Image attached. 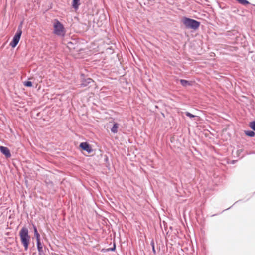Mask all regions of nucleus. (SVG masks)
Here are the masks:
<instances>
[{
    "label": "nucleus",
    "mask_w": 255,
    "mask_h": 255,
    "mask_svg": "<svg viewBox=\"0 0 255 255\" xmlns=\"http://www.w3.org/2000/svg\"><path fill=\"white\" fill-rule=\"evenodd\" d=\"M19 236L21 241L25 250H27L30 242V237L28 235V230L25 228H22L19 232Z\"/></svg>",
    "instance_id": "nucleus-2"
},
{
    "label": "nucleus",
    "mask_w": 255,
    "mask_h": 255,
    "mask_svg": "<svg viewBox=\"0 0 255 255\" xmlns=\"http://www.w3.org/2000/svg\"><path fill=\"white\" fill-rule=\"evenodd\" d=\"M67 47L69 49V50L72 51L73 50H76L78 51L80 50L79 44H78L76 41L73 42H69L67 43Z\"/></svg>",
    "instance_id": "nucleus-5"
},
{
    "label": "nucleus",
    "mask_w": 255,
    "mask_h": 255,
    "mask_svg": "<svg viewBox=\"0 0 255 255\" xmlns=\"http://www.w3.org/2000/svg\"><path fill=\"white\" fill-rule=\"evenodd\" d=\"M110 123L113 124L112 128L111 129V131L113 133H117L118 132V129L119 127V124L114 121L110 122Z\"/></svg>",
    "instance_id": "nucleus-8"
},
{
    "label": "nucleus",
    "mask_w": 255,
    "mask_h": 255,
    "mask_svg": "<svg viewBox=\"0 0 255 255\" xmlns=\"http://www.w3.org/2000/svg\"><path fill=\"white\" fill-rule=\"evenodd\" d=\"M23 84L26 87H31L32 86V82L30 81H25L24 82Z\"/></svg>",
    "instance_id": "nucleus-17"
},
{
    "label": "nucleus",
    "mask_w": 255,
    "mask_h": 255,
    "mask_svg": "<svg viewBox=\"0 0 255 255\" xmlns=\"http://www.w3.org/2000/svg\"><path fill=\"white\" fill-rule=\"evenodd\" d=\"M238 1L240 3L243 4V5H247L249 3V2L246 0H236Z\"/></svg>",
    "instance_id": "nucleus-15"
},
{
    "label": "nucleus",
    "mask_w": 255,
    "mask_h": 255,
    "mask_svg": "<svg viewBox=\"0 0 255 255\" xmlns=\"http://www.w3.org/2000/svg\"><path fill=\"white\" fill-rule=\"evenodd\" d=\"M53 23V34L59 36H64L66 33V30L64 25L58 19H54Z\"/></svg>",
    "instance_id": "nucleus-1"
},
{
    "label": "nucleus",
    "mask_w": 255,
    "mask_h": 255,
    "mask_svg": "<svg viewBox=\"0 0 255 255\" xmlns=\"http://www.w3.org/2000/svg\"><path fill=\"white\" fill-rule=\"evenodd\" d=\"M80 0H73V6L74 8H77L79 5V3H78L79 1Z\"/></svg>",
    "instance_id": "nucleus-13"
},
{
    "label": "nucleus",
    "mask_w": 255,
    "mask_h": 255,
    "mask_svg": "<svg viewBox=\"0 0 255 255\" xmlns=\"http://www.w3.org/2000/svg\"><path fill=\"white\" fill-rule=\"evenodd\" d=\"M249 126L253 130L255 131V121L250 122Z\"/></svg>",
    "instance_id": "nucleus-16"
},
{
    "label": "nucleus",
    "mask_w": 255,
    "mask_h": 255,
    "mask_svg": "<svg viewBox=\"0 0 255 255\" xmlns=\"http://www.w3.org/2000/svg\"><path fill=\"white\" fill-rule=\"evenodd\" d=\"M0 150L1 153L6 156V158H9L11 157V155L10 150L7 147L0 146Z\"/></svg>",
    "instance_id": "nucleus-7"
},
{
    "label": "nucleus",
    "mask_w": 255,
    "mask_h": 255,
    "mask_svg": "<svg viewBox=\"0 0 255 255\" xmlns=\"http://www.w3.org/2000/svg\"><path fill=\"white\" fill-rule=\"evenodd\" d=\"M22 23H21L18 27L17 31L14 35L12 41L10 43V45L12 48L15 47L20 40L21 34L22 33Z\"/></svg>",
    "instance_id": "nucleus-4"
},
{
    "label": "nucleus",
    "mask_w": 255,
    "mask_h": 255,
    "mask_svg": "<svg viewBox=\"0 0 255 255\" xmlns=\"http://www.w3.org/2000/svg\"><path fill=\"white\" fill-rule=\"evenodd\" d=\"M182 22L186 28L197 29L200 26V22L190 18L184 17L182 19Z\"/></svg>",
    "instance_id": "nucleus-3"
},
{
    "label": "nucleus",
    "mask_w": 255,
    "mask_h": 255,
    "mask_svg": "<svg viewBox=\"0 0 255 255\" xmlns=\"http://www.w3.org/2000/svg\"><path fill=\"white\" fill-rule=\"evenodd\" d=\"M245 134L250 137H254L255 135V133L252 131H246Z\"/></svg>",
    "instance_id": "nucleus-12"
},
{
    "label": "nucleus",
    "mask_w": 255,
    "mask_h": 255,
    "mask_svg": "<svg viewBox=\"0 0 255 255\" xmlns=\"http://www.w3.org/2000/svg\"><path fill=\"white\" fill-rule=\"evenodd\" d=\"M186 114V115L190 118H193V117H195V116L191 114L190 113L188 112H186L185 113Z\"/></svg>",
    "instance_id": "nucleus-18"
},
{
    "label": "nucleus",
    "mask_w": 255,
    "mask_h": 255,
    "mask_svg": "<svg viewBox=\"0 0 255 255\" xmlns=\"http://www.w3.org/2000/svg\"><path fill=\"white\" fill-rule=\"evenodd\" d=\"M93 82V80L91 78H88L84 80L81 84L82 87L87 86L88 84Z\"/></svg>",
    "instance_id": "nucleus-9"
},
{
    "label": "nucleus",
    "mask_w": 255,
    "mask_h": 255,
    "mask_svg": "<svg viewBox=\"0 0 255 255\" xmlns=\"http://www.w3.org/2000/svg\"><path fill=\"white\" fill-rule=\"evenodd\" d=\"M80 147L82 150L87 151L88 153H90L92 151V149L90 145L87 142H82L80 144Z\"/></svg>",
    "instance_id": "nucleus-6"
},
{
    "label": "nucleus",
    "mask_w": 255,
    "mask_h": 255,
    "mask_svg": "<svg viewBox=\"0 0 255 255\" xmlns=\"http://www.w3.org/2000/svg\"><path fill=\"white\" fill-rule=\"evenodd\" d=\"M152 248H153V251L155 253V249H154V245H153Z\"/></svg>",
    "instance_id": "nucleus-19"
},
{
    "label": "nucleus",
    "mask_w": 255,
    "mask_h": 255,
    "mask_svg": "<svg viewBox=\"0 0 255 255\" xmlns=\"http://www.w3.org/2000/svg\"><path fill=\"white\" fill-rule=\"evenodd\" d=\"M34 235L36 237V241L40 240V235L37 232L36 228H34Z\"/></svg>",
    "instance_id": "nucleus-14"
},
{
    "label": "nucleus",
    "mask_w": 255,
    "mask_h": 255,
    "mask_svg": "<svg viewBox=\"0 0 255 255\" xmlns=\"http://www.w3.org/2000/svg\"><path fill=\"white\" fill-rule=\"evenodd\" d=\"M37 245L38 251L39 252H41L42 251V245L40 240H37Z\"/></svg>",
    "instance_id": "nucleus-11"
},
{
    "label": "nucleus",
    "mask_w": 255,
    "mask_h": 255,
    "mask_svg": "<svg viewBox=\"0 0 255 255\" xmlns=\"http://www.w3.org/2000/svg\"><path fill=\"white\" fill-rule=\"evenodd\" d=\"M180 83L183 86H187L188 85H191L192 83L191 82L186 80L181 79L180 80Z\"/></svg>",
    "instance_id": "nucleus-10"
}]
</instances>
